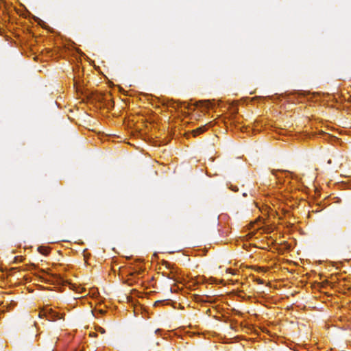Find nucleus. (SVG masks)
Listing matches in <instances>:
<instances>
[{"label": "nucleus", "instance_id": "4", "mask_svg": "<svg viewBox=\"0 0 351 351\" xmlns=\"http://www.w3.org/2000/svg\"><path fill=\"white\" fill-rule=\"evenodd\" d=\"M201 104H204L206 108H210L211 103L209 101H199Z\"/></svg>", "mask_w": 351, "mask_h": 351}, {"label": "nucleus", "instance_id": "5", "mask_svg": "<svg viewBox=\"0 0 351 351\" xmlns=\"http://www.w3.org/2000/svg\"><path fill=\"white\" fill-rule=\"evenodd\" d=\"M97 330L98 332H99L100 333H101V334H104V333L106 332V330H105L103 328H101V327H100V326H98V327L97 328Z\"/></svg>", "mask_w": 351, "mask_h": 351}, {"label": "nucleus", "instance_id": "3", "mask_svg": "<svg viewBox=\"0 0 351 351\" xmlns=\"http://www.w3.org/2000/svg\"><path fill=\"white\" fill-rule=\"evenodd\" d=\"M38 252L44 255H47L49 253V249L45 247H38Z\"/></svg>", "mask_w": 351, "mask_h": 351}, {"label": "nucleus", "instance_id": "2", "mask_svg": "<svg viewBox=\"0 0 351 351\" xmlns=\"http://www.w3.org/2000/svg\"><path fill=\"white\" fill-rule=\"evenodd\" d=\"M206 129H207V124H206L204 125H202V126L193 130L192 131V134H193V136H196L204 132L206 130Z\"/></svg>", "mask_w": 351, "mask_h": 351}, {"label": "nucleus", "instance_id": "1", "mask_svg": "<svg viewBox=\"0 0 351 351\" xmlns=\"http://www.w3.org/2000/svg\"><path fill=\"white\" fill-rule=\"evenodd\" d=\"M38 316L42 317H45L47 320L50 322H54L57 319H61L62 317H60L59 314L54 311L52 308L49 307H45V308L42 309L38 314Z\"/></svg>", "mask_w": 351, "mask_h": 351}, {"label": "nucleus", "instance_id": "6", "mask_svg": "<svg viewBox=\"0 0 351 351\" xmlns=\"http://www.w3.org/2000/svg\"><path fill=\"white\" fill-rule=\"evenodd\" d=\"M258 282H259L260 284H263V281H262V280H258Z\"/></svg>", "mask_w": 351, "mask_h": 351}, {"label": "nucleus", "instance_id": "7", "mask_svg": "<svg viewBox=\"0 0 351 351\" xmlns=\"http://www.w3.org/2000/svg\"><path fill=\"white\" fill-rule=\"evenodd\" d=\"M32 266L34 267H36L35 265H34V264H32Z\"/></svg>", "mask_w": 351, "mask_h": 351}]
</instances>
